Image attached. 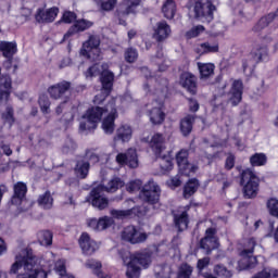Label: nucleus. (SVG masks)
Instances as JSON below:
<instances>
[{"instance_id":"f257e3e1","label":"nucleus","mask_w":278,"mask_h":278,"mask_svg":"<svg viewBox=\"0 0 278 278\" xmlns=\"http://www.w3.org/2000/svg\"><path fill=\"white\" fill-rule=\"evenodd\" d=\"M108 114L104 118L103 115ZM84 118L86 122H80V131H94L97 125L102 122L104 134L112 136L116 129V118H118V109L116 108V98L112 97L104 104H93L86 111Z\"/></svg>"},{"instance_id":"f03ea898","label":"nucleus","mask_w":278,"mask_h":278,"mask_svg":"<svg viewBox=\"0 0 278 278\" xmlns=\"http://www.w3.org/2000/svg\"><path fill=\"white\" fill-rule=\"evenodd\" d=\"M127 192H139V199L148 205H160V198L162 197V188L154 180H149L142 186V180H131L126 186ZM140 190V191H139Z\"/></svg>"},{"instance_id":"7ed1b4c3","label":"nucleus","mask_w":278,"mask_h":278,"mask_svg":"<svg viewBox=\"0 0 278 278\" xmlns=\"http://www.w3.org/2000/svg\"><path fill=\"white\" fill-rule=\"evenodd\" d=\"M153 252L149 250L136 251L130 254L129 262L126 265L127 278H140L142 269L147 270L153 262Z\"/></svg>"},{"instance_id":"20e7f679","label":"nucleus","mask_w":278,"mask_h":278,"mask_svg":"<svg viewBox=\"0 0 278 278\" xmlns=\"http://www.w3.org/2000/svg\"><path fill=\"white\" fill-rule=\"evenodd\" d=\"M215 0H189V8L192 9L193 18L201 21V23H212L214 21V13L216 7L214 5Z\"/></svg>"},{"instance_id":"39448f33","label":"nucleus","mask_w":278,"mask_h":278,"mask_svg":"<svg viewBox=\"0 0 278 278\" xmlns=\"http://www.w3.org/2000/svg\"><path fill=\"white\" fill-rule=\"evenodd\" d=\"M116 79V76L114 75V72L110 70H102L99 81L101 84L100 93L96 94L93 97V105H105L108 103V98H110V94H112V91L114 90V81Z\"/></svg>"},{"instance_id":"423d86ee","label":"nucleus","mask_w":278,"mask_h":278,"mask_svg":"<svg viewBox=\"0 0 278 278\" xmlns=\"http://www.w3.org/2000/svg\"><path fill=\"white\" fill-rule=\"evenodd\" d=\"M255 247H257L255 238L251 237L248 239V249H243L241 251V260L238 262L240 270H251L257 266V257L253 256V253H255Z\"/></svg>"},{"instance_id":"0eeeda50","label":"nucleus","mask_w":278,"mask_h":278,"mask_svg":"<svg viewBox=\"0 0 278 278\" xmlns=\"http://www.w3.org/2000/svg\"><path fill=\"white\" fill-rule=\"evenodd\" d=\"M79 54L86 60H99L101 58V38L97 35H90L83 42Z\"/></svg>"},{"instance_id":"6e6552de","label":"nucleus","mask_w":278,"mask_h":278,"mask_svg":"<svg viewBox=\"0 0 278 278\" xmlns=\"http://www.w3.org/2000/svg\"><path fill=\"white\" fill-rule=\"evenodd\" d=\"M22 254L15 255V262L11 265L10 275H18V270L24 268L25 273L31 270L34 262V250L31 248H26L22 251Z\"/></svg>"},{"instance_id":"1a4fd4ad","label":"nucleus","mask_w":278,"mask_h":278,"mask_svg":"<svg viewBox=\"0 0 278 278\" xmlns=\"http://www.w3.org/2000/svg\"><path fill=\"white\" fill-rule=\"evenodd\" d=\"M190 150L188 149H180L175 156L176 164L178 167V175H191L199 170V164L190 163Z\"/></svg>"},{"instance_id":"9d476101","label":"nucleus","mask_w":278,"mask_h":278,"mask_svg":"<svg viewBox=\"0 0 278 278\" xmlns=\"http://www.w3.org/2000/svg\"><path fill=\"white\" fill-rule=\"evenodd\" d=\"M105 192V185H98L89 192L86 201L90 203L92 207H97L100 211L108 210L110 206V200L103 195Z\"/></svg>"},{"instance_id":"9b49d317","label":"nucleus","mask_w":278,"mask_h":278,"mask_svg":"<svg viewBox=\"0 0 278 278\" xmlns=\"http://www.w3.org/2000/svg\"><path fill=\"white\" fill-rule=\"evenodd\" d=\"M217 233L218 229L216 227H208L204 232V237L200 240V249L205 251L206 255H211L212 251H216L220 247Z\"/></svg>"},{"instance_id":"f8f14e48","label":"nucleus","mask_w":278,"mask_h":278,"mask_svg":"<svg viewBox=\"0 0 278 278\" xmlns=\"http://www.w3.org/2000/svg\"><path fill=\"white\" fill-rule=\"evenodd\" d=\"M121 239L128 244H142V242H147L149 235L140 232V229L134 225H128L122 230Z\"/></svg>"},{"instance_id":"ddd939ff","label":"nucleus","mask_w":278,"mask_h":278,"mask_svg":"<svg viewBox=\"0 0 278 278\" xmlns=\"http://www.w3.org/2000/svg\"><path fill=\"white\" fill-rule=\"evenodd\" d=\"M142 4V0H122V5H125V10L117 11L118 24L123 27H127V18L129 15L136 16L138 14V8Z\"/></svg>"},{"instance_id":"4468645a","label":"nucleus","mask_w":278,"mask_h":278,"mask_svg":"<svg viewBox=\"0 0 278 278\" xmlns=\"http://www.w3.org/2000/svg\"><path fill=\"white\" fill-rule=\"evenodd\" d=\"M244 175L240 176V186H243L242 192L245 199H255L260 194V177L250 175V178L244 182Z\"/></svg>"},{"instance_id":"2eb2a0df","label":"nucleus","mask_w":278,"mask_h":278,"mask_svg":"<svg viewBox=\"0 0 278 278\" xmlns=\"http://www.w3.org/2000/svg\"><path fill=\"white\" fill-rule=\"evenodd\" d=\"M58 14H60V8L58 7H52L49 9L38 8L35 13V21L39 25H50V23L55 22Z\"/></svg>"},{"instance_id":"dca6fc26","label":"nucleus","mask_w":278,"mask_h":278,"mask_svg":"<svg viewBox=\"0 0 278 278\" xmlns=\"http://www.w3.org/2000/svg\"><path fill=\"white\" fill-rule=\"evenodd\" d=\"M92 25H94V22H91L89 20H86V18L76 20L75 23L64 34L62 42H66L68 38H73V36H76V34L88 31V29H90Z\"/></svg>"},{"instance_id":"f3484780","label":"nucleus","mask_w":278,"mask_h":278,"mask_svg":"<svg viewBox=\"0 0 278 278\" xmlns=\"http://www.w3.org/2000/svg\"><path fill=\"white\" fill-rule=\"evenodd\" d=\"M115 160L119 166H128V168H138L139 166L138 152L135 149L118 153Z\"/></svg>"},{"instance_id":"a211bd4d","label":"nucleus","mask_w":278,"mask_h":278,"mask_svg":"<svg viewBox=\"0 0 278 278\" xmlns=\"http://www.w3.org/2000/svg\"><path fill=\"white\" fill-rule=\"evenodd\" d=\"M12 94V76L2 74L0 76V105H8Z\"/></svg>"},{"instance_id":"6ab92c4d","label":"nucleus","mask_w":278,"mask_h":278,"mask_svg":"<svg viewBox=\"0 0 278 278\" xmlns=\"http://www.w3.org/2000/svg\"><path fill=\"white\" fill-rule=\"evenodd\" d=\"M242 94H244V83L240 78L235 79L228 92L229 101L232 108H236L242 103Z\"/></svg>"},{"instance_id":"aec40b11","label":"nucleus","mask_w":278,"mask_h":278,"mask_svg":"<svg viewBox=\"0 0 278 278\" xmlns=\"http://www.w3.org/2000/svg\"><path fill=\"white\" fill-rule=\"evenodd\" d=\"M73 84L68 80H62L60 83H56L48 88V93L51 99H54V101H58L66 94L72 88Z\"/></svg>"},{"instance_id":"412c9836","label":"nucleus","mask_w":278,"mask_h":278,"mask_svg":"<svg viewBox=\"0 0 278 278\" xmlns=\"http://www.w3.org/2000/svg\"><path fill=\"white\" fill-rule=\"evenodd\" d=\"M179 84L182 88H186L187 92L192 96L197 94L198 78L190 72H182L179 76Z\"/></svg>"},{"instance_id":"4be33fe9","label":"nucleus","mask_w":278,"mask_h":278,"mask_svg":"<svg viewBox=\"0 0 278 278\" xmlns=\"http://www.w3.org/2000/svg\"><path fill=\"white\" fill-rule=\"evenodd\" d=\"M79 247L84 253V255H94L99 245L97 242L90 238L88 232H83L78 239Z\"/></svg>"},{"instance_id":"5701e85b","label":"nucleus","mask_w":278,"mask_h":278,"mask_svg":"<svg viewBox=\"0 0 278 278\" xmlns=\"http://www.w3.org/2000/svg\"><path fill=\"white\" fill-rule=\"evenodd\" d=\"M27 197V185L23 181H18L13 186V195L11 197V205L16 207L23 205V201Z\"/></svg>"},{"instance_id":"b1692460","label":"nucleus","mask_w":278,"mask_h":278,"mask_svg":"<svg viewBox=\"0 0 278 278\" xmlns=\"http://www.w3.org/2000/svg\"><path fill=\"white\" fill-rule=\"evenodd\" d=\"M87 225L90 229H93V231H105V229H110V227L114 225V218L108 215L102 216L99 219L90 218L88 219Z\"/></svg>"},{"instance_id":"393cba45","label":"nucleus","mask_w":278,"mask_h":278,"mask_svg":"<svg viewBox=\"0 0 278 278\" xmlns=\"http://www.w3.org/2000/svg\"><path fill=\"white\" fill-rule=\"evenodd\" d=\"M166 138H164V134L155 132L150 142L149 147L153 151L155 157H162V153L164 149H166Z\"/></svg>"},{"instance_id":"a878e982","label":"nucleus","mask_w":278,"mask_h":278,"mask_svg":"<svg viewBox=\"0 0 278 278\" xmlns=\"http://www.w3.org/2000/svg\"><path fill=\"white\" fill-rule=\"evenodd\" d=\"M170 34V25L166 21L157 22L153 28V38L156 42H164Z\"/></svg>"},{"instance_id":"bb28decb","label":"nucleus","mask_w":278,"mask_h":278,"mask_svg":"<svg viewBox=\"0 0 278 278\" xmlns=\"http://www.w3.org/2000/svg\"><path fill=\"white\" fill-rule=\"evenodd\" d=\"M34 262L35 264L31 266V269H28V273L17 274L16 278H48L49 273L38 267V256L35 254Z\"/></svg>"},{"instance_id":"cd10ccee","label":"nucleus","mask_w":278,"mask_h":278,"mask_svg":"<svg viewBox=\"0 0 278 278\" xmlns=\"http://www.w3.org/2000/svg\"><path fill=\"white\" fill-rule=\"evenodd\" d=\"M195 121H197V116L192 114H187L185 117L180 119L179 129L184 138H188V136L192 134V129H194Z\"/></svg>"},{"instance_id":"c85d7f7f","label":"nucleus","mask_w":278,"mask_h":278,"mask_svg":"<svg viewBox=\"0 0 278 278\" xmlns=\"http://www.w3.org/2000/svg\"><path fill=\"white\" fill-rule=\"evenodd\" d=\"M173 218H174V226L176 227L178 233H181L186 231V229H188L190 225L189 214H187L186 212L175 213L173 215Z\"/></svg>"},{"instance_id":"c756f323","label":"nucleus","mask_w":278,"mask_h":278,"mask_svg":"<svg viewBox=\"0 0 278 278\" xmlns=\"http://www.w3.org/2000/svg\"><path fill=\"white\" fill-rule=\"evenodd\" d=\"M201 187V182H199V179L197 178H190L182 188V199H191V197H194L197 192H199V188Z\"/></svg>"},{"instance_id":"7c9ffc66","label":"nucleus","mask_w":278,"mask_h":278,"mask_svg":"<svg viewBox=\"0 0 278 278\" xmlns=\"http://www.w3.org/2000/svg\"><path fill=\"white\" fill-rule=\"evenodd\" d=\"M0 53L3 58H14L18 53V45L16 41H0Z\"/></svg>"},{"instance_id":"2f4dec72","label":"nucleus","mask_w":278,"mask_h":278,"mask_svg":"<svg viewBox=\"0 0 278 278\" xmlns=\"http://www.w3.org/2000/svg\"><path fill=\"white\" fill-rule=\"evenodd\" d=\"M134 136V130L128 125H122L116 129L114 142H129Z\"/></svg>"},{"instance_id":"473e14b6","label":"nucleus","mask_w":278,"mask_h":278,"mask_svg":"<svg viewBox=\"0 0 278 278\" xmlns=\"http://www.w3.org/2000/svg\"><path fill=\"white\" fill-rule=\"evenodd\" d=\"M140 212V207H132L128 210H111V216L112 218H115L116 220H125V218H131L135 214H138Z\"/></svg>"},{"instance_id":"72a5a7b5","label":"nucleus","mask_w":278,"mask_h":278,"mask_svg":"<svg viewBox=\"0 0 278 278\" xmlns=\"http://www.w3.org/2000/svg\"><path fill=\"white\" fill-rule=\"evenodd\" d=\"M150 122L152 125H162L166 121V113L162 110V106L152 108L149 112Z\"/></svg>"},{"instance_id":"f704fd0d","label":"nucleus","mask_w":278,"mask_h":278,"mask_svg":"<svg viewBox=\"0 0 278 278\" xmlns=\"http://www.w3.org/2000/svg\"><path fill=\"white\" fill-rule=\"evenodd\" d=\"M162 12L165 18L173 21L175 14H177V3L175 0H166L162 7Z\"/></svg>"},{"instance_id":"c9c22d12","label":"nucleus","mask_w":278,"mask_h":278,"mask_svg":"<svg viewBox=\"0 0 278 278\" xmlns=\"http://www.w3.org/2000/svg\"><path fill=\"white\" fill-rule=\"evenodd\" d=\"M198 70H199L201 79H210L211 76L214 75V71L216 70V65H214V63L198 62Z\"/></svg>"},{"instance_id":"e433bc0d","label":"nucleus","mask_w":278,"mask_h":278,"mask_svg":"<svg viewBox=\"0 0 278 278\" xmlns=\"http://www.w3.org/2000/svg\"><path fill=\"white\" fill-rule=\"evenodd\" d=\"M219 49L218 43L212 46L210 42H202L197 46L195 53L198 55H207L208 53H218Z\"/></svg>"},{"instance_id":"4c0bfd02","label":"nucleus","mask_w":278,"mask_h":278,"mask_svg":"<svg viewBox=\"0 0 278 278\" xmlns=\"http://www.w3.org/2000/svg\"><path fill=\"white\" fill-rule=\"evenodd\" d=\"M37 203L42 210H51L53 207V195H51V191L47 190L45 193L40 194L37 199Z\"/></svg>"},{"instance_id":"58836bf2","label":"nucleus","mask_w":278,"mask_h":278,"mask_svg":"<svg viewBox=\"0 0 278 278\" xmlns=\"http://www.w3.org/2000/svg\"><path fill=\"white\" fill-rule=\"evenodd\" d=\"M250 164L253 168L256 166H266L268 164V156L265 153H254L250 156Z\"/></svg>"},{"instance_id":"ea45409f","label":"nucleus","mask_w":278,"mask_h":278,"mask_svg":"<svg viewBox=\"0 0 278 278\" xmlns=\"http://www.w3.org/2000/svg\"><path fill=\"white\" fill-rule=\"evenodd\" d=\"M38 242L41 244V247H51V244H53V232L50 230L39 231Z\"/></svg>"},{"instance_id":"a19ab883","label":"nucleus","mask_w":278,"mask_h":278,"mask_svg":"<svg viewBox=\"0 0 278 278\" xmlns=\"http://www.w3.org/2000/svg\"><path fill=\"white\" fill-rule=\"evenodd\" d=\"M138 49L134 47H128L124 51V60L127 64H136L139 58Z\"/></svg>"},{"instance_id":"79ce46f5","label":"nucleus","mask_w":278,"mask_h":278,"mask_svg":"<svg viewBox=\"0 0 278 278\" xmlns=\"http://www.w3.org/2000/svg\"><path fill=\"white\" fill-rule=\"evenodd\" d=\"M3 123L12 127L16 123V117H14V108L8 105L5 111L1 114Z\"/></svg>"},{"instance_id":"37998d69","label":"nucleus","mask_w":278,"mask_h":278,"mask_svg":"<svg viewBox=\"0 0 278 278\" xmlns=\"http://www.w3.org/2000/svg\"><path fill=\"white\" fill-rule=\"evenodd\" d=\"M75 175H88L90 173V162L88 161H77L74 167Z\"/></svg>"},{"instance_id":"c03bdc74","label":"nucleus","mask_w":278,"mask_h":278,"mask_svg":"<svg viewBox=\"0 0 278 278\" xmlns=\"http://www.w3.org/2000/svg\"><path fill=\"white\" fill-rule=\"evenodd\" d=\"M38 105L42 114H51V100H49V96L40 94L38 99Z\"/></svg>"},{"instance_id":"a18cd8bd","label":"nucleus","mask_w":278,"mask_h":278,"mask_svg":"<svg viewBox=\"0 0 278 278\" xmlns=\"http://www.w3.org/2000/svg\"><path fill=\"white\" fill-rule=\"evenodd\" d=\"M123 186H125V181L121 178H113L108 182V186H104V192H116Z\"/></svg>"},{"instance_id":"49530a36","label":"nucleus","mask_w":278,"mask_h":278,"mask_svg":"<svg viewBox=\"0 0 278 278\" xmlns=\"http://www.w3.org/2000/svg\"><path fill=\"white\" fill-rule=\"evenodd\" d=\"M192 273H194V268L190 264L185 263L180 265L176 278H192Z\"/></svg>"},{"instance_id":"de8ad7c7","label":"nucleus","mask_w":278,"mask_h":278,"mask_svg":"<svg viewBox=\"0 0 278 278\" xmlns=\"http://www.w3.org/2000/svg\"><path fill=\"white\" fill-rule=\"evenodd\" d=\"M203 31H205V26L203 25L193 26L191 29L186 31L185 38L187 40H192V38H199V36L203 34Z\"/></svg>"},{"instance_id":"09e8293b","label":"nucleus","mask_w":278,"mask_h":278,"mask_svg":"<svg viewBox=\"0 0 278 278\" xmlns=\"http://www.w3.org/2000/svg\"><path fill=\"white\" fill-rule=\"evenodd\" d=\"M75 21H77V13L74 11H64L61 20L58 23H64L65 25H74Z\"/></svg>"},{"instance_id":"8fccbe9b","label":"nucleus","mask_w":278,"mask_h":278,"mask_svg":"<svg viewBox=\"0 0 278 278\" xmlns=\"http://www.w3.org/2000/svg\"><path fill=\"white\" fill-rule=\"evenodd\" d=\"M116 3H118V0H98L97 5L100 7V10L102 12H112L114 8H116Z\"/></svg>"},{"instance_id":"3c124183","label":"nucleus","mask_w":278,"mask_h":278,"mask_svg":"<svg viewBox=\"0 0 278 278\" xmlns=\"http://www.w3.org/2000/svg\"><path fill=\"white\" fill-rule=\"evenodd\" d=\"M252 278H278V269L264 268L255 274Z\"/></svg>"},{"instance_id":"603ef678","label":"nucleus","mask_w":278,"mask_h":278,"mask_svg":"<svg viewBox=\"0 0 278 278\" xmlns=\"http://www.w3.org/2000/svg\"><path fill=\"white\" fill-rule=\"evenodd\" d=\"M173 168H175V164L173 163V157L168 155H163L162 162H161V169L164 170L165 173H170Z\"/></svg>"},{"instance_id":"864d4df0","label":"nucleus","mask_w":278,"mask_h":278,"mask_svg":"<svg viewBox=\"0 0 278 278\" xmlns=\"http://www.w3.org/2000/svg\"><path fill=\"white\" fill-rule=\"evenodd\" d=\"M267 210H269L270 216L278 218V200H277V198H271L267 201Z\"/></svg>"},{"instance_id":"5fc2aeb1","label":"nucleus","mask_w":278,"mask_h":278,"mask_svg":"<svg viewBox=\"0 0 278 278\" xmlns=\"http://www.w3.org/2000/svg\"><path fill=\"white\" fill-rule=\"evenodd\" d=\"M214 273L218 277H225V278H230L233 275V274H231V270H229V269H227V267H225V265H215Z\"/></svg>"},{"instance_id":"6e6d98bb","label":"nucleus","mask_w":278,"mask_h":278,"mask_svg":"<svg viewBox=\"0 0 278 278\" xmlns=\"http://www.w3.org/2000/svg\"><path fill=\"white\" fill-rule=\"evenodd\" d=\"M184 181L179 176H173L166 181V186L170 188V190H177V188L181 187Z\"/></svg>"},{"instance_id":"4d7b16f0","label":"nucleus","mask_w":278,"mask_h":278,"mask_svg":"<svg viewBox=\"0 0 278 278\" xmlns=\"http://www.w3.org/2000/svg\"><path fill=\"white\" fill-rule=\"evenodd\" d=\"M85 75L86 77H101V68H99L98 64H93L88 67Z\"/></svg>"},{"instance_id":"13d9d810","label":"nucleus","mask_w":278,"mask_h":278,"mask_svg":"<svg viewBox=\"0 0 278 278\" xmlns=\"http://www.w3.org/2000/svg\"><path fill=\"white\" fill-rule=\"evenodd\" d=\"M252 55H254V58H257L258 62H262V58L264 55H266V53H268V47L266 46H262L256 48V50H253Z\"/></svg>"},{"instance_id":"bf43d9fd","label":"nucleus","mask_w":278,"mask_h":278,"mask_svg":"<svg viewBox=\"0 0 278 278\" xmlns=\"http://www.w3.org/2000/svg\"><path fill=\"white\" fill-rule=\"evenodd\" d=\"M236 166V155L233 153H229L225 161V169L231 170Z\"/></svg>"},{"instance_id":"052dcab7","label":"nucleus","mask_w":278,"mask_h":278,"mask_svg":"<svg viewBox=\"0 0 278 278\" xmlns=\"http://www.w3.org/2000/svg\"><path fill=\"white\" fill-rule=\"evenodd\" d=\"M87 267L92 268L96 271L97 277H101L103 275V271H101L102 265L100 262H88Z\"/></svg>"},{"instance_id":"680f3d73","label":"nucleus","mask_w":278,"mask_h":278,"mask_svg":"<svg viewBox=\"0 0 278 278\" xmlns=\"http://www.w3.org/2000/svg\"><path fill=\"white\" fill-rule=\"evenodd\" d=\"M207 266H210V257L205 256L203 258L198 260L197 268L199 273H203V270H205Z\"/></svg>"},{"instance_id":"e2e57ef3","label":"nucleus","mask_w":278,"mask_h":278,"mask_svg":"<svg viewBox=\"0 0 278 278\" xmlns=\"http://www.w3.org/2000/svg\"><path fill=\"white\" fill-rule=\"evenodd\" d=\"M218 184H222L223 190H227L233 184V178H226L223 176L222 178L217 179Z\"/></svg>"},{"instance_id":"0e129e2a","label":"nucleus","mask_w":278,"mask_h":278,"mask_svg":"<svg viewBox=\"0 0 278 278\" xmlns=\"http://www.w3.org/2000/svg\"><path fill=\"white\" fill-rule=\"evenodd\" d=\"M188 101H189V111L193 113L199 112V108H200L199 101H197V99H193V98H189Z\"/></svg>"},{"instance_id":"69168bd1","label":"nucleus","mask_w":278,"mask_h":278,"mask_svg":"<svg viewBox=\"0 0 278 278\" xmlns=\"http://www.w3.org/2000/svg\"><path fill=\"white\" fill-rule=\"evenodd\" d=\"M54 269H55V273H58V275L60 277H64V276L68 275V274H66V265L64 263L56 264Z\"/></svg>"},{"instance_id":"338daca9","label":"nucleus","mask_w":278,"mask_h":278,"mask_svg":"<svg viewBox=\"0 0 278 278\" xmlns=\"http://www.w3.org/2000/svg\"><path fill=\"white\" fill-rule=\"evenodd\" d=\"M13 63H14V58H5V61H3L2 66L7 71H10V68H12Z\"/></svg>"},{"instance_id":"774afa93","label":"nucleus","mask_w":278,"mask_h":278,"mask_svg":"<svg viewBox=\"0 0 278 278\" xmlns=\"http://www.w3.org/2000/svg\"><path fill=\"white\" fill-rule=\"evenodd\" d=\"M1 149L4 153V155H7L8 157H10V155H12V148H10V144H2Z\"/></svg>"}]
</instances>
